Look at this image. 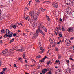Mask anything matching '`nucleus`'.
I'll return each mask as SVG.
<instances>
[{"label":"nucleus","instance_id":"49","mask_svg":"<svg viewBox=\"0 0 74 74\" xmlns=\"http://www.w3.org/2000/svg\"><path fill=\"white\" fill-rule=\"evenodd\" d=\"M0 74H4V72H0Z\"/></svg>","mask_w":74,"mask_h":74},{"label":"nucleus","instance_id":"12","mask_svg":"<svg viewBox=\"0 0 74 74\" xmlns=\"http://www.w3.org/2000/svg\"><path fill=\"white\" fill-rule=\"evenodd\" d=\"M8 52V49H5L3 51H2L3 53V54H5L6 53H7V52Z\"/></svg>","mask_w":74,"mask_h":74},{"label":"nucleus","instance_id":"32","mask_svg":"<svg viewBox=\"0 0 74 74\" xmlns=\"http://www.w3.org/2000/svg\"><path fill=\"white\" fill-rule=\"evenodd\" d=\"M59 36L60 37H63V36L62 34H59Z\"/></svg>","mask_w":74,"mask_h":74},{"label":"nucleus","instance_id":"10","mask_svg":"<svg viewBox=\"0 0 74 74\" xmlns=\"http://www.w3.org/2000/svg\"><path fill=\"white\" fill-rule=\"evenodd\" d=\"M46 58H47V56H45L42 59H41V60H40V62H44V60H45V59Z\"/></svg>","mask_w":74,"mask_h":74},{"label":"nucleus","instance_id":"26","mask_svg":"<svg viewBox=\"0 0 74 74\" xmlns=\"http://www.w3.org/2000/svg\"><path fill=\"white\" fill-rule=\"evenodd\" d=\"M12 27L14 29H16V25H13L12 26Z\"/></svg>","mask_w":74,"mask_h":74},{"label":"nucleus","instance_id":"45","mask_svg":"<svg viewBox=\"0 0 74 74\" xmlns=\"http://www.w3.org/2000/svg\"><path fill=\"white\" fill-rule=\"evenodd\" d=\"M14 66L15 67H16V64H14Z\"/></svg>","mask_w":74,"mask_h":74},{"label":"nucleus","instance_id":"37","mask_svg":"<svg viewBox=\"0 0 74 74\" xmlns=\"http://www.w3.org/2000/svg\"><path fill=\"white\" fill-rule=\"evenodd\" d=\"M61 56H60V55L58 56V58L59 59H60V58H61Z\"/></svg>","mask_w":74,"mask_h":74},{"label":"nucleus","instance_id":"33","mask_svg":"<svg viewBox=\"0 0 74 74\" xmlns=\"http://www.w3.org/2000/svg\"><path fill=\"white\" fill-rule=\"evenodd\" d=\"M42 73L43 74H45V71L44 70H42Z\"/></svg>","mask_w":74,"mask_h":74},{"label":"nucleus","instance_id":"24","mask_svg":"<svg viewBox=\"0 0 74 74\" xmlns=\"http://www.w3.org/2000/svg\"><path fill=\"white\" fill-rule=\"evenodd\" d=\"M25 19L26 20H28V21H29V19H30V17H27L25 18Z\"/></svg>","mask_w":74,"mask_h":74},{"label":"nucleus","instance_id":"20","mask_svg":"<svg viewBox=\"0 0 74 74\" xmlns=\"http://www.w3.org/2000/svg\"><path fill=\"white\" fill-rule=\"evenodd\" d=\"M41 10L42 12H44V11H46V9H44L43 8H41Z\"/></svg>","mask_w":74,"mask_h":74},{"label":"nucleus","instance_id":"51","mask_svg":"<svg viewBox=\"0 0 74 74\" xmlns=\"http://www.w3.org/2000/svg\"><path fill=\"white\" fill-rule=\"evenodd\" d=\"M33 33L32 32H30V35H32V34H33Z\"/></svg>","mask_w":74,"mask_h":74},{"label":"nucleus","instance_id":"41","mask_svg":"<svg viewBox=\"0 0 74 74\" xmlns=\"http://www.w3.org/2000/svg\"><path fill=\"white\" fill-rule=\"evenodd\" d=\"M44 70L46 72H47V69H44Z\"/></svg>","mask_w":74,"mask_h":74},{"label":"nucleus","instance_id":"61","mask_svg":"<svg viewBox=\"0 0 74 74\" xmlns=\"http://www.w3.org/2000/svg\"><path fill=\"white\" fill-rule=\"evenodd\" d=\"M72 67L73 68V67H74V65H73L72 66Z\"/></svg>","mask_w":74,"mask_h":74},{"label":"nucleus","instance_id":"42","mask_svg":"<svg viewBox=\"0 0 74 74\" xmlns=\"http://www.w3.org/2000/svg\"><path fill=\"white\" fill-rule=\"evenodd\" d=\"M48 74H52V73L51 72V71H50L49 72Z\"/></svg>","mask_w":74,"mask_h":74},{"label":"nucleus","instance_id":"44","mask_svg":"<svg viewBox=\"0 0 74 74\" xmlns=\"http://www.w3.org/2000/svg\"><path fill=\"white\" fill-rule=\"evenodd\" d=\"M2 43H3V40H1L0 41V43L2 44Z\"/></svg>","mask_w":74,"mask_h":74},{"label":"nucleus","instance_id":"21","mask_svg":"<svg viewBox=\"0 0 74 74\" xmlns=\"http://www.w3.org/2000/svg\"><path fill=\"white\" fill-rule=\"evenodd\" d=\"M25 53H23V57L24 59H25V58H26V56H25Z\"/></svg>","mask_w":74,"mask_h":74},{"label":"nucleus","instance_id":"19","mask_svg":"<svg viewBox=\"0 0 74 74\" xmlns=\"http://www.w3.org/2000/svg\"><path fill=\"white\" fill-rule=\"evenodd\" d=\"M66 12L68 14H70V12H71V10L69 9V10L67 11Z\"/></svg>","mask_w":74,"mask_h":74},{"label":"nucleus","instance_id":"62","mask_svg":"<svg viewBox=\"0 0 74 74\" xmlns=\"http://www.w3.org/2000/svg\"><path fill=\"white\" fill-rule=\"evenodd\" d=\"M61 40H60V41H59V42H58L60 43V42H61Z\"/></svg>","mask_w":74,"mask_h":74},{"label":"nucleus","instance_id":"25","mask_svg":"<svg viewBox=\"0 0 74 74\" xmlns=\"http://www.w3.org/2000/svg\"><path fill=\"white\" fill-rule=\"evenodd\" d=\"M41 57V55H40L39 56H38L36 57V59H39V58H40Z\"/></svg>","mask_w":74,"mask_h":74},{"label":"nucleus","instance_id":"23","mask_svg":"<svg viewBox=\"0 0 74 74\" xmlns=\"http://www.w3.org/2000/svg\"><path fill=\"white\" fill-rule=\"evenodd\" d=\"M15 38H14L13 39H12L10 42V43H11V42H12L14 40V39Z\"/></svg>","mask_w":74,"mask_h":74},{"label":"nucleus","instance_id":"53","mask_svg":"<svg viewBox=\"0 0 74 74\" xmlns=\"http://www.w3.org/2000/svg\"><path fill=\"white\" fill-rule=\"evenodd\" d=\"M46 1V2H47V3H50V2H49V1Z\"/></svg>","mask_w":74,"mask_h":74},{"label":"nucleus","instance_id":"8","mask_svg":"<svg viewBox=\"0 0 74 74\" xmlns=\"http://www.w3.org/2000/svg\"><path fill=\"white\" fill-rule=\"evenodd\" d=\"M11 32L9 31V30L6 29V33L7 34H10L11 33Z\"/></svg>","mask_w":74,"mask_h":74},{"label":"nucleus","instance_id":"6","mask_svg":"<svg viewBox=\"0 0 74 74\" xmlns=\"http://www.w3.org/2000/svg\"><path fill=\"white\" fill-rule=\"evenodd\" d=\"M65 71H66L67 73H70V68H66V70H65Z\"/></svg>","mask_w":74,"mask_h":74},{"label":"nucleus","instance_id":"50","mask_svg":"<svg viewBox=\"0 0 74 74\" xmlns=\"http://www.w3.org/2000/svg\"><path fill=\"white\" fill-rule=\"evenodd\" d=\"M60 22H62V19L61 18H60Z\"/></svg>","mask_w":74,"mask_h":74},{"label":"nucleus","instance_id":"7","mask_svg":"<svg viewBox=\"0 0 74 74\" xmlns=\"http://www.w3.org/2000/svg\"><path fill=\"white\" fill-rule=\"evenodd\" d=\"M68 32H73V29L72 27H71L68 28V30H67Z\"/></svg>","mask_w":74,"mask_h":74},{"label":"nucleus","instance_id":"18","mask_svg":"<svg viewBox=\"0 0 74 74\" xmlns=\"http://www.w3.org/2000/svg\"><path fill=\"white\" fill-rule=\"evenodd\" d=\"M46 17H47V19L48 21L50 22V18H49V16H48L47 15H46Z\"/></svg>","mask_w":74,"mask_h":74},{"label":"nucleus","instance_id":"40","mask_svg":"<svg viewBox=\"0 0 74 74\" xmlns=\"http://www.w3.org/2000/svg\"><path fill=\"white\" fill-rule=\"evenodd\" d=\"M13 36L14 37H15L16 36V34L15 33H14L13 34Z\"/></svg>","mask_w":74,"mask_h":74},{"label":"nucleus","instance_id":"15","mask_svg":"<svg viewBox=\"0 0 74 74\" xmlns=\"http://www.w3.org/2000/svg\"><path fill=\"white\" fill-rule=\"evenodd\" d=\"M38 26L39 27H40L41 29V23H38Z\"/></svg>","mask_w":74,"mask_h":74},{"label":"nucleus","instance_id":"2","mask_svg":"<svg viewBox=\"0 0 74 74\" xmlns=\"http://www.w3.org/2000/svg\"><path fill=\"white\" fill-rule=\"evenodd\" d=\"M70 41L69 40V39H66V40L65 43L66 45H67V46H69V45H70Z\"/></svg>","mask_w":74,"mask_h":74},{"label":"nucleus","instance_id":"59","mask_svg":"<svg viewBox=\"0 0 74 74\" xmlns=\"http://www.w3.org/2000/svg\"><path fill=\"white\" fill-rule=\"evenodd\" d=\"M74 38V37H72L70 38V40H73Z\"/></svg>","mask_w":74,"mask_h":74},{"label":"nucleus","instance_id":"63","mask_svg":"<svg viewBox=\"0 0 74 74\" xmlns=\"http://www.w3.org/2000/svg\"><path fill=\"white\" fill-rule=\"evenodd\" d=\"M20 32V30H18V31L17 32H18V33H19V32Z\"/></svg>","mask_w":74,"mask_h":74},{"label":"nucleus","instance_id":"31","mask_svg":"<svg viewBox=\"0 0 74 74\" xmlns=\"http://www.w3.org/2000/svg\"><path fill=\"white\" fill-rule=\"evenodd\" d=\"M1 32H2V33H5V31H4V30L3 29H2L1 30Z\"/></svg>","mask_w":74,"mask_h":74},{"label":"nucleus","instance_id":"46","mask_svg":"<svg viewBox=\"0 0 74 74\" xmlns=\"http://www.w3.org/2000/svg\"><path fill=\"white\" fill-rule=\"evenodd\" d=\"M44 30V31H45V32H47V29H46V28Z\"/></svg>","mask_w":74,"mask_h":74},{"label":"nucleus","instance_id":"64","mask_svg":"<svg viewBox=\"0 0 74 74\" xmlns=\"http://www.w3.org/2000/svg\"><path fill=\"white\" fill-rule=\"evenodd\" d=\"M73 48L72 49H73V50H74V46H73Z\"/></svg>","mask_w":74,"mask_h":74},{"label":"nucleus","instance_id":"38","mask_svg":"<svg viewBox=\"0 0 74 74\" xmlns=\"http://www.w3.org/2000/svg\"><path fill=\"white\" fill-rule=\"evenodd\" d=\"M36 2H37V3H40V0H35Z\"/></svg>","mask_w":74,"mask_h":74},{"label":"nucleus","instance_id":"29","mask_svg":"<svg viewBox=\"0 0 74 74\" xmlns=\"http://www.w3.org/2000/svg\"><path fill=\"white\" fill-rule=\"evenodd\" d=\"M15 49H16L15 48H12L10 49V51H14V50H15Z\"/></svg>","mask_w":74,"mask_h":74},{"label":"nucleus","instance_id":"17","mask_svg":"<svg viewBox=\"0 0 74 74\" xmlns=\"http://www.w3.org/2000/svg\"><path fill=\"white\" fill-rule=\"evenodd\" d=\"M40 50H41V53H43V52L44 51V50H42V47H40Z\"/></svg>","mask_w":74,"mask_h":74},{"label":"nucleus","instance_id":"48","mask_svg":"<svg viewBox=\"0 0 74 74\" xmlns=\"http://www.w3.org/2000/svg\"><path fill=\"white\" fill-rule=\"evenodd\" d=\"M32 1H30L29 2V3H28V4H30V3H31Z\"/></svg>","mask_w":74,"mask_h":74},{"label":"nucleus","instance_id":"16","mask_svg":"<svg viewBox=\"0 0 74 74\" xmlns=\"http://www.w3.org/2000/svg\"><path fill=\"white\" fill-rule=\"evenodd\" d=\"M56 63H57V64H60V61H59V60H56Z\"/></svg>","mask_w":74,"mask_h":74},{"label":"nucleus","instance_id":"52","mask_svg":"<svg viewBox=\"0 0 74 74\" xmlns=\"http://www.w3.org/2000/svg\"><path fill=\"white\" fill-rule=\"evenodd\" d=\"M26 31L27 32V33H28V32H29V31H28V29H26Z\"/></svg>","mask_w":74,"mask_h":74},{"label":"nucleus","instance_id":"5","mask_svg":"<svg viewBox=\"0 0 74 74\" xmlns=\"http://www.w3.org/2000/svg\"><path fill=\"white\" fill-rule=\"evenodd\" d=\"M56 74H61V69H59L57 70L56 72Z\"/></svg>","mask_w":74,"mask_h":74},{"label":"nucleus","instance_id":"30","mask_svg":"<svg viewBox=\"0 0 74 74\" xmlns=\"http://www.w3.org/2000/svg\"><path fill=\"white\" fill-rule=\"evenodd\" d=\"M8 37V35H7V34H5L4 35V38H5V37L6 38V37Z\"/></svg>","mask_w":74,"mask_h":74},{"label":"nucleus","instance_id":"55","mask_svg":"<svg viewBox=\"0 0 74 74\" xmlns=\"http://www.w3.org/2000/svg\"><path fill=\"white\" fill-rule=\"evenodd\" d=\"M56 28V31H58V27H57Z\"/></svg>","mask_w":74,"mask_h":74},{"label":"nucleus","instance_id":"1","mask_svg":"<svg viewBox=\"0 0 74 74\" xmlns=\"http://www.w3.org/2000/svg\"><path fill=\"white\" fill-rule=\"evenodd\" d=\"M40 29H41L40 27H38V29L36 30V32L34 33L33 34L34 36L32 37V39H36V38L37 37L38 35V33H39V31L42 34V35L45 36V34L44 32H43L41 30H40Z\"/></svg>","mask_w":74,"mask_h":74},{"label":"nucleus","instance_id":"56","mask_svg":"<svg viewBox=\"0 0 74 74\" xmlns=\"http://www.w3.org/2000/svg\"><path fill=\"white\" fill-rule=\"evenodd\" d=\"M66 62H67V63H69V62H70V61L69 60H67L66 61Z\"/></svg>","mask_w":74,"mask_h":74},{"label":"nucleus","instance_id":"9","mask_svg":"<svg viewBox=\"0 0 74 74\" xmlns=\"http://www.w3.org/2000/svg\"><path fill=\"white\" fill-rule=\"evenodd\" d=\"M17 51H18V52H23L25 51V49H18L17 50Z\"/></svg>","mask_w":74,"mask_h":74},{"label":"nucleus","instance_id":"35","mask_svg":"<svg viewBox=\"0 0 74 74\" xmlns=\"http://www.w3.org/2000/svg\"><path fill=\"white\" fill-rule=\"evenodd\" d=\"M62 31H64L65 30L64 28L63 27V26L62 27Z\"/></svg>","mask_w":74,"mask_h":74},{"label":"nucleus","instance_id":"60","mask_svg":"<svg viewBox=\"0 0 74 74\" xmlns=\"http://www.w3.org/2000/svg\"><path fill=\"white\" fill-rule=\"evenodd\" d=\"M61 27H60V26H59V30H61V29H60V28H61Z\"/></svg>","mask_w":74,"mask_h":74},{"label":"nucleus","instance_id":"13","mask_svg":"<svg viewBox=\"0 0 74 74\" xmlns=\"http://www.w3.org/2000/svg\"><path fill=\"white\" fill-rule=\"evenodd\" d=\"M69 1H70V0H66V3L67 4V5H70L69 4Z\"/></svg>","mask_w":74,"mask_h":74},{"label":"nucleus","instance_id":"58","mask_svg":"<svg viewBox=\"0 0 74 74\" xmlns=\"http://www.w3.org/2000/svg\"><path fill=\"white\" fill-rule=\"evenodd\" d=\"M17 24L19 25H20V24L19 23H18V22L17 23Z\"/></svg>","mask_w":74,"mask_h":74},{"label":"nucleus","instance_id":"43","mask_svg":"<svg viewBox=\"0 0 74 74\" xmlns=\"http://www.w3.org/2000/svg\"><path fill=\"white\" fill-rule=\"evenodd\" d=\"M50 42H51V44L53 43V41H52V40H51V41Z\"/></svg>","mask_w":74,"mask_h":74},{"label":"nucleus","instance_id":"36","mask_svg":"<svg viewBox=\"0 0 74 74\" xmlns=\"http://www.w3.org/2000/svg\"><path fill=\"white\" fill-rule=\"evenodd\" d=\"M69 59H70L71 60H72V61H74V59H72V58H69Z\"/></svg>","mask_w":74,"mask_h":74},{"label":"nucleus","instance_id":"4","mask_svg":"<svg viewBox=\"0 0 74 74\" xmlns=\"http://www.w3.org/2000/svg\"><path fill=\"white\" fill-rule=\"evenodd\" d=\"M52 5L54 7L56 8H58V4L55 2H53L52 3Z\"/></svg>","mask_w":74,"mask_h":74},{"label":"nucleus","instance_id":"47","mask_svg":"<svg viewBox=\"0 0 74 74\" xmlns=\"http://www.w3.org/2000/svg\"><path fill=\"white\" fill-rule=\"evenodd\" d=\"M25 9H27V10H29V8H28L27 7H25Z\"/></svg>","mask_w":74,"mask_h":74},{"label":"nucleus","instance_id":"3","mask_svg":"<svg viewBox=\"0 0 74 74\" xmlns=\"http://www.w3.org/2000/svg\"><path fill=\"white\" fill-rule=\"evenodd\" d=\"M29 14L31 16V17H34V15H35V14L34 13V11L32 12H30L29 13Z\"/></svg>","mask_w":74,"mask_h":74},{"label":"nucleus","instance_id":"22","mask_svg":"<svg viewBox=\"0 0 74 74\" xmlns=\"http://www.w3.org/2000/svg\"><path fill=\"white\" fill-rule=\"evenodd\" d=\"M37 18H38V17L37 16V15H36L35 16V18H34V20L36 21H37Z\"/></svg>","mask_w":74,"mask_h":74},{"label":"nucleus","instance_id":"34","mask_svg":"<svg viewBox=\"0 0 74 74\" xmlns=\"http://www.w3.org/2000/svg\"><path fill=\"white\" fill-rule=\"evenodd\" d=\"M42 28H43V30H44L45 29H46L45 27L44 26H43V27H40V29H41Z\"/></svg>","mask_w":74,"mask_h":74},{"label":"nucleus","instance_id":"54","mask_svg":"<svg viewBox=\"0 0 74 74\" xmlns=\"http://www.w3.org/2000/svg\"><path fill=\"white\" fill-rule=\"evenodd\" d=\"M20 25H21V26H23V25H22V23H21L20 24Z\"/></svg>","mask_w":74,"mask_h":74},{"label":"nucleus","instance_id":"14","mask_svg":"<svg viewBox=\"0 0 74 74\" xmlns=\"http://www.w3.org/2000/svg\"><path fill=\"white\" fill-rule=\"evenodd\" d=\"M33 20H34V17H31V19L30 20V23H32L33 21Z\"/></svg>","mask_w":74,"mask_h":74},{"label":"nucleus","instance_id":"57","mask_svg":"<svg viewBox=\"0 0 74 74\" xmlns=\"http://www.w3.org/2000/svg\"><path fill=\"white\" fill-rule=\"evenodd\" d=\"M1 61H0V66H1Z\"/></svg>","mask_w":74,"mask_h":74},{"label":"nucleus","instance_id":"11","mask_svg":"<svg viewBox=\"0 0 74 74\" xmlns=\"http://www.w3.org/2000/svg\"><path fill=\"white\" fill-rule=\"evenodd\" d=\"M13 33L12 32H11V33H10V34H9V35H8V37L9 38H11V37H12V34Z\"/></svg>","mask_w":74,"mask_h":74},{"label":"nucleus","instance_id":"27","mask_svg":"<svg viewBox=\"0 0 74 74\" xmlns=\"http://www.w3.org/2000/svg\"><path fill=\"white\" fill-rule=\"evenodd\" d=\"M50 63H51L50 61H49L47 62V64L48 65H49V64H50Z\"/></svg>","mask_w":74,"mask_h":74},{"label":"nucleus","instance_id":"39","mask_svg":"<svg viewBox=\"0 0 74 74\" xmlns=\"http://www.w3.org/2000/svg\"><path fill=\"white\" fill-rule=\"evenodd\" d=\"M56 51H59V50L58 49V48H56Z\"/></svg>","mask_w":74,"mask_h":74},{"label":"nucleus","instance_id":"28","mask_svg":"<svg viewBox=\"0 0 74 74\" xmlns=\"http://www.w3.org/2000/svg\"><path fill=\"white\" fill-rule=\"evenodd\" d=\"M6 70H7V68H3V71H5Z\"/></svg>","mask_w":74,"mask_h":74}]
</instances>
